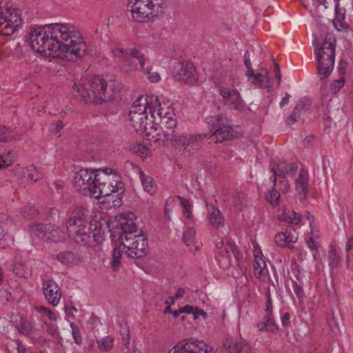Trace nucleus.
I'll use <instances>...</instances> for the list:
<instances>
[{"mask_svg":"<svg viewBox=\"0 0 353 353\" xmlns=\"http://www.w3.org/2000/svg\"><path fill=\"white\" fill-rule=\"evenodd\" d=\"M29 39L33 50L41 54L49 51L50 54L69 61L85 53V43L80 32L71 26L55 23L32 27Z\"/></svg>","mask_w":353,"mask_h":353,"instance_id":"1","label":"nucleus"},{"mask_svg":"<svg viewBox=\"0 0 353 353\" xmlns=\"http://www.w3.org/2000/svg\"><path fill=\"white\" fill-rule=\"evenodd\" d=\"M148 106L151 119H150V122L159 121L161 125L160 130L151 125V130H154L155 133V135H152L153 141H170L174 147L184 146V154L187 153L188 156L192 155L199 141L205 137V134L177 135L174 130L176 126L175 114L171 105L168 102L160 103L156 98L154 101L152 99L148 101Z\"/></svg>","mask_w":353,"mask_h":353,"instance_id":"2","label":"nucleus"},{"mask_svg":"<svg viewBox=\"0 0 353 353\" xmlns=\"http://www.w3.org/2000/svg\"><path fill=\"white\" fill-rule=\"evenodd\" d=\"M134 214H122L116 226L110 228L112 241L126 249L130 258H142L148 251L146 237L139 231L133 220Z\"/></svg>","mask_w":353,"mask_h":353,"instance_id":"3","label":"nucleus"},{"mask_svg":"<svg viewBox=\"0 0 353 353\" xmlns=\"http://www.w3.org/2000/svg\"><path fill=\"white\" fill-rule=\"evenodd\" d=\"M88 211L77 209L66 223V230L69 237L78 244L85 245L92 242L99 243L102 240L104 230L101 223L90 222Z\"/></svg>","mask_w":353,"mask_h":353,"instance_id":"4","label":"nucleus"},{"mask_svg":"<svg viewBox=\"0 0 353 353\" xmlns=\"http://www.w3.org/2000/svg\"><path fill=\"white\" fill-rule=\"evenodd\" d=\"M73 89L81 94L87 103H101L110 101L120 92V87L114 80H107L101 76L86 77L79 84L74 83Z\"/></svg>","mask_w":353,"mask_h":353,"instance_id":"5","label":"nucleus"},{"mask_svg":"<svg viewBox=\"0 0 353 353\" xmlns=\"http://www.w3.org/2000/svg\"><path fill=\"white\" fill-rule=\"evenodd\" d=\"M336 39L332 34H327L324 41L315 45L314 55L317 62V70L320 80L330 76L334 69L335 61Z\"/></svg>","mask_w":353,"mask_h":353,"instance_id":"6","label":"nucleus"},{"mask_svg":"<svg viewBox=\"0 0 353 353\" xmlns=\"http://www.w3.org/2000/svg\"><path fill=\"white\" fill-rule=\"evenodd\" d=\"M96 185H94L91 197L105 199L102 203H108L110 208L115 206L120 202V194L123 192V184L117 179L111 181L105 174H98Z\"/></svg>","mask_w":353,"mask_h":353,"instance_id":"7","label":"nucleus"},{"mask_svg":"<svg viewBox=\"0 0 353 353\" xmlns=\"http://www.w3.org/2000/svg\"><path fill=\"white\" fill-rule=\"evenodd\" d=\"M148 110H149L147 96H140L134 102L129 113L130 121L136 132L145 133L147 136L155 135L154 130L148 128ZM150 139H153L152 137Z\"/></svg>","mask_w":353,"mask_h":353,"instance_id":"8","label":"nucleus"},{"mask_svg":"<svg viewBox=\"0 0 353 353\" xmlns=\"http://www.w3.org/2000/svg\"><path fill=\"white\" fill-rule=\"evenodd\" d=\"M22 18L21 12L12 8L7 0L0 1V33L9 36L21 28Z\"/></svg>","mask_w":353,"mask_h":353,"instance_id":"9","label":"nucleus"},{"mask_svg":"<svg viewBox=\"0 0 353 353\" xmlns=\"http://www.w3.org/2000/svg\"><path fill=\"white\" fill-rule=\"evenodd\" d=\"M163 3L164 0H130L129 6L133 19L143 23L161 12Z\"/></svg>","mask_w":353,"mask_h":353,"instance_id":"10","label":"nucleus"},{"mask_svg":"<svg viewBox=\"0 0 353 353\" xmlns=\"http://www.w3.org/2000/svg\"><path fill=\"white\" fill-rule=\"evenodd\" d=\"M97 174L87 169H81L75 174L74 183L75 189L85 196H91L94 185H96Z\"/></svg>","mask_w":353,"mask_h":353,"instance_id":"11","label":"nucleus"},{"mask_svg":"<svg viewBox=\"0 0 353 353\" xmlns=\"http://www.w3.org/2000/svg\"><path fill=\"white\" fill-rule=\"evenodd\" d=\"M31 229L35 235L46 241L58 243L63 241L65 238L64 232L54 225L37 223Z\"/></svg>","mask_w":353,"mask_h":353,"instance_id":"12","label":"nucleus"},{"mask_svg":"<svg viewBox=\"0 0 353 353\" xmlns=\"http://www.w3.org/2000/svg\"><path fill=\"white\" fill-rule=\"evenodd\" d=\"M174 77L179 81L194 85L198 80L196 70L190 61L176 63L172 69Z\"/></svg>","mask_w":353,"mask_h":353,"instance_id":"13","label":"nucleus"},{"mask_svg":"<svg viewBox=\"0 0 353 353\" xmlns=\"http://www.w3.org/2000/svg\"><path fill=\"white\" fill-rule=\"evenodd\" d=\"M169 353H213V350L203 341L190 339L179 343Z\"/></svg>","mask_w":353,"mask_h":353,"instance_id":"14","label":"nucleus"},{"mask_svg":"<svg viewBox=\"0 0 353 353\" xmlns=\"http://www.w3.org/2000/svg\"><path fill=\"white\" fill-rule=\"evenodd\" d=\"M220 94L225 100V103L230 109L243 112L245 110L246 105L241 97L237 90L230 89L229 88H221Z\"/></svg>","mask_w":353,"mask_h":353,"instance_id":"15","label":"nucleus"},{"mask_svg":"<svg viewBox=\"0 0 353 353\" xmlns=\"http://www.w3.org/2000/svg\"><path fill=\"white\" fill-rule=\"evenodd\" d=\"M43 292L46 299L53 306H57L62 296L60 287L53 280H46L43 283Z\"/></svg>","mask_w":353,"mask_h":353,"instance_id":"16","label":"nucleus"},{"mask_svg":"<svg viewBox=\"0 0 353 353\" xmlns=\"http://www.w3.org/2000/svg\"><path fill=\"white\" fill-rule=\"evenodd\" d=\"M246 75L248 81L252 84L259 88L265 89L268 92L271 90L272 83L270 81L269 71L267 68L261 67L259 72L255 73L254 72L253 74H246Z\"/></svg>","mask_w":353,"mask_h":353,"instance_id":"17","label":"nucleus"},{"mask_svg":"<svg viewBox=\"0 0 353 353\" xmlns=\"http://www.w3.org/2000/svg\"><path fill=\"white\" fill-rule=\"evenodd\" d=\"M112 53L114 57L127 59L132 57L138 60L142 70H144L145 63V56L141 52V48L139 46H134L130 49L115 48L112 50Z\"/></svg>","mask_w":353,"mask_h":353,"instance_id":"18","label":"nucleus"},{"mask_svg":"<svg viewBox=\"0 0 353 353\" xmlns=\"http://www.w3.org/2000/svg\"><path fill=\"white\" fill-rule=\"evenodd\" d=\"M297 170V166L294 164L285 163H279L273 164L271 168V172L273 174L272 176L270 177L274 185H276L277 181V176L285 179L287 174L294 175L295 174Z\"/></svg>","mask_w":353,"mask_h":353,"instance_id":"19","label":"nucleus"},{"mask_svg":"<svg viewBox=\"0 0 353 353\" xmlns=\"http://www.w3.org/2000/svg\"><path fill=\"white\" fill-rule=\"evenodd\" d=\"M223 353H252L250 345L243 340L236 341L233 339H226L223 343Z\"/></svg>","mask_w":353,"mask_h":353,"instance_id":"20","label":"nucleus"},{"mask_svg":"<svg viewBox=\"0 0 353 353\" xmlns=\"http://www.w3.org/2000/svg\"><path fill=\"white\" fill-rule=\"evenodd\" d=\"M223 353H252L250 345L243 340L236 341L233 339H226L223 343Z\"/></svg>","mask_w":353,"mask_h":353,"instance_id":"21","label":"nucleus"},{"mask_svg":"<svg viewBox=\"0 0 353 353\" xmlns=\"http://www.w3.org/2000/svg\"><path fill=\"white\" fill-rule=\"evenodd\" d=\"M253 267L254 275L256 279L264 283L270 281V276L269 275L266 263L262 256L257 254L254 255Z\"/></svg>","mask_w":353,"mask_h":353,"instance_id":"22","label":"nucleus"},{"mask_svg":"<svg viewBox=\"0 0 353 353\" xmlns=\"http://www.w3.org/2000/svg\"><path fill=\"white\" fill-rule=\"evenodd\" d=\"M227 123V121L224 122L220 127L215 129L212 136L214 137L216 142H222L238 137L237 130Z\"/></svg>","mask_w":353,"mask_h":353,"instance_id":"23","label":"nucleus"},{"mask_svg":"<svg viewBox=\"0 0 353 353\" xmlns=\"http://www.w3.org/2000/svg\"><path fill=\"white\" fill-rule=\"evenodd\" d=\"M294 232V234L288 231L277 233L274 237L276 245L281 248L288 246L289 248L292 249L293 247L290 244L295 243L298 240L295 230Z\"/></svg>","mask_w":353,"mask_h":353,"instance_id":"24","label":"nucleus"},{"mask_svg":"<svg viewBox=\"0 0 353 353\" xmlns=\"http://www.w3.org/2000/svg\"><path fill=\"white\" fill-rule=\"evenodd\" d=\"M308 187V174L304 170H301L296 179V190L299 194H303L301 196V200L303 201L307 192Z\"/></svg>","mask_w":353,"mask_h":353,"instance_id":"25","label":"nucleus"},{"mask_svg":"<svg viewBox=\"0 0 353 353\" xmlns=\"http://www.w3.org/2000/svg\"><path fill=\"white\" fill-rule=\"evenodd\" d=\"M208 218L211 225L214 227L224 225V218L219 208L213 205H211L208 209Z\"/></svg>","mask_w":353,"mask_h":353,"instance_id":"26","label":"nucleus"},{"mask_svg":"<svg viewBox=\"0 0 353 353\" xmlns=\"http://www.w3.org/2000/svg\"><path fill=\"white\" fill-rule=\"evenodd\" d=\"M305 104L303 101H299L296 106L294 107L292 112L286 119V123L288 125H293L295 122L298 121L301 119V111L305 108Z\"/></svg>","mask_w":353,"mask_h":353,"instance_id":"27","label":"nucleus"},{"mask_svg":"<svg viewBox=\"0 0 353 353\" xmlns=\"http://www.w3.org/2000/svg\"><path fill=\"white\" fill-rule=\"evenodd\" d=\"M140 177L144 190L151 195L154 194L157 191V185L153 179L145 175L143 171L140 172Z\"/></svg>","mask_w":353,"mask_h":353,"instance_id":"28","label":"nucleus"},{"mask_svg":"<svg viewBox=\"0 0 353 353\" xmlns=\"http://www.w3.org/2000/svg\"><path fill=\"white\" fill-rule=\"evenodd\" d=\"M279 220L290 224L297 225L301 221V216L294 211L284 212L279 216Z\"/></svg>","mask_w":353,"mask_h":353,"instance_id":"29","label":"nucleus"},{"mask_svg":"<svg viewBox=\"0 0 353 353\" xmlns=\"http://www.w3.org/2000/svg\"><path fill=\"white\" fill-rule=\"evenodd\" d=\"M126 249H123V245L114 248L112 251V261L111 263L112 268L114 271H117L121 266V258L123 252H125Z\"/></svg>","mask_w":353,"mask_h":353,"instance_id":"30","label":"nucleus"},{"mask_svg":"<svg viewBox=\"0 0 353 353\" xmlns=\"http://www.w3.org/2000/svg\"><path fill=\"white\" fill-rule=\"evenodd\" d=\"M20 135L12 132L6 126L0 125V142H9L14 139H19Z\"/></svg>","mask_w":353,"mask_h":353,"instance_id":"31","label":"nucleus"},{"mask_svg":"<svg viewBox=\"0 0 353 353\" xmlns=\"http://www.w3.org/2000/svg\"><path fill=\"white\" fill-rule=\"evenodd\" d=\"M230 253L232 254L236 258L239 254V251L236 246L230 243H227L224 248L217 251L216 252V254L221 256L223 259L226 258L228 262H229V259L228 258L230 256Z\"/></svg>","mask_w":353,"mask_h":353,"instance_id":"32","label":"nucleus"},{"mask_svg":"<svg viewBox=\"0 0 353 353\" xmlns=\"http://www.w3.org/2000/svg\"><path fill=\"white\" fill-rule=\"evenodd\" d=\"M57 259L65 265L73 264L77 261L74 253L70 251L60 252L57 254Z\"/></svg>","mask_w":353,"mask_h":353,"instance_id":"33","label":"nucleus"},{"mask_svg":"<svg viewBox=\"0 0 353 353\" xmlns=\"http://www.w3.org/2000/svg\"><path fill=\"white\" fill-rule=\"evenodd\" d=\"M114 339L110 336H106L97 341L99 350L108 352L113 347Z\"/></svg>","mask_w":353,"mask_h":353,"instance_id":"34","label":"nucleus"},{"mask_svg":"<svg viewBox=\"0 0 353 353\" xmlns=\"http://www.w3.org/2000/svg\"><path fill=\"white\" fill-rule=\"evenodd\" d=\"M13 272L21 278H27L31 274L29 268L23 263H17L14 266Z\"/></svg>","mask_w":353,"mask_h":353,"instance_id":"35","label":"nucleus"},{"mask_svg":"<svg viewBox=\"0 0 353 353\" xmlns=\"http://www.w3.org/2000/svg\"><path fill=\"white\" fill-rule=\"evenodd\" d=\"M176 197L180 201V204L183 208V216L188 219H192V214L190 201L181 196H176Z\"/></svg>","mask_w":353,"mask_h":353,"instance_id":"36","label":"nucleus"},{"mask_svg":"<svg viewBox=\"0 0 353 353\" xmlns=\"http://www.w3.org/2000/svg\"><path fill=\"white\" fill-rule=\"evenodd\" d=\"M24 175L29 179L37 181L39 179L42 178V173L40 172L37 168L33 165H30L26 168L24 172Z\"/></svg>","mask_w":353,"mask_h":353,"instance_id":"37","label":"nucleus"},{"mask_svg":"<svg viewBox=\"0 0 353 353\" xmlns=\"http://www.w3.org/2000/svg\"><path fill=\"white\" fill-rule=\"evenodd\" d=\"M233 203L237 210H242L245 204V194L243 192H236L233 196Z\"/></svg>","mask_w":353,"mask_h":353,"instance_id":"38","label":"nucleus"},{"mask_svg":"<svg viewBox=\"0 0 353 353\" xmlns=\"http://www.w3.org/2000/svg\"><path fill=\"white\" fill-rule=\"evenodd\" d=\"M207 123L215 128V129L218 128V127H220L224 122H226V119L223 118L222 116L217 114L214 116L209 117L206 119Z\"/></svg>","mask_w":353,"mask_h":353,"instance_id":"39","label":"nucleus"},{"mask_svg":"<svg viewBox=\"0 0 353 353\" xmlns=\"http://www.w3.org/2000/svg\"><path fill=\"white\" fill-rule=\"evenodd\" d=\"M14 153L12 151L0 156V168H6L12 165L14 161Z\"/></svg>","mask_w":353,"mask_h":353,"instance_id":"40","label":"nucleus"},{"mask_svg":"<svg viewBox=\"0 0 353 353\" xmlns=\"http://www.w3.org/2000/svg\"><path fill=\"white\" fill-rule=\"evenodd\" d=\"M17 329L21 334L27 336L31 333L32 326L29 321L22 320L17 325Z\"/></svg>","mask_w":353,"mask_h":353,"instance_id":"41","label":"nucleus"},{"mask_svg":"<svg viewBox=\"0 0 353 353\" xmlns=\"http://www.w3.org/2000/svg\"><path fill=\"white\" fill-rule=\"evenodd\" d=\"M21 215L26 219H34L38 215V210L32 206H25L21 210Z\"/></svg>","mask_w":353,"mask_h":353,"instance_id":"42","label":"nucleus"},{"mask_svg":"<svg viewBox=\"0 0 353 353\" xmlns=\"http://www.w3.org/2000/svg\"><path fill=\"white\" fill-rule=\"evenodd\" d=\"M195 236V230L193 228H188L183 236V242L187 246L190 247L193 245Z\"/></svg>","mask_w":353,"mask_h":353,"instance_id":"43","label":"nucleus"},{"mask_svg":"<svg viewBox=\"0 0 353 353\" xmlns=\"http://www.w3.org/2000/svg\"><path fill=\"white\" fill-rule=\"evenodd\" d=\"M70 327L72 328V336L74 338V342L77 344L80 345L82 343V338L80 334L79 327L74 323H71Z\"/></svg>","mask_w":353,"mask_h":353,"instance_id":"44","label":"nucleus"},{"mask_svg":"<svg viewBox=\"0 0 353 353\" xmlns=\"http://www.w3.org/2000/svg\"><path fill=\"white\" fill-rule=\"evenodd\" d=\"M330 265V266L336 267L339 263V256L336 249L334 246H330V250L329 252Z\"/></svg>","mask_w":353,"mask_h":353,"instance_id":"45","label":"nucleus"},{"mask_svg":"<svg viewBox=\"0 0 353 353\" xmlns=\"http://www.w3.org/2000/svg\"><path fill=\"white\" fill-rule=\"evenodd\" d=\"M36 310L38 312H43L51 321H56L57 320V315L50 309H49L48 307H43V306H37L36 307Z\"/></svg>","mask_w":353,"mask_h":353,"instance_id":"46","label":"nucleus"},{"mask_svg":"<svg viewBox=\"0 0 353 353\" xmlns=\"http://www.w3.org/2000/svg\"><path fill=\"white\" fill-rule=\"evenodd\" d=\"M148 77V79L152 83H157L160 79V75L156 72H151L148 68H144V70H142Z\"/></svg>","mask_w":353,"mask_h":353,"instance_id":"47","label":"nucleus"},{"mask_svg":"<svg viewBox=\"0 0 353 353\" xmlns=\"http://www.w3.org/2000/svg\"><path fill=\"white\" fill-rule=\"evenodd\" d=\"M345 81L343 78L334 80L330 85V90L333 93H336L344 86Z\"/></svg>","mask_w":353,"mask_h":353,"instance_id":"48","label":"nucleus"},{"mask_svg":"<svg viewBox=\"0 0 353 353\" xmlns=\"http://www.w3.org/2000/svg\"><path fill=\"white\" fill-rule=\"evenodd\" d=\"M276 185H272V190L270 191L269 196H267V199L271 203H276L280 197V194L278 190L275 189Z\"/></svg>","mask_w":353,"mask_h":353,"instance_id":"49","label":"nucleus"},{"mask_svg":"<svg viewBox=\"0 0 353 353\" xmlns=\"http://www.w3.org/2000/svg\"><path fill=\"white\" fill-rule=\"evenodd\" d=\"M266 324L268 325V331L273 332L276 328V325L274 322V319L272 317V313H268L267 316L264 317Z\"/></svg>","mask_w":353,"mask_h":353,"instance_id":"50","label":"nucleus"},{"mask_svg":"<svg viewBox=\"0 0 353 353\" xmlns=\"http://www.w3.org/2000/svg\"><path fill=\"white\" fill-rule=\"evenodd\" d=\"M133 151L141 155L147 156L149 152V149L144 145L139 143L134 146Z\"/></svg>","mask_w":353,"mask_h":353,"instance_id":"51","label":"nucleus"},{"mask_svg":"<svg viewBox=\"0 0 353 353\" xmlns=\"http://www.w3.org/2000/svg\"><path fill=\"white\" fill-rule=\"evenodd\" d=\"M244 58H245L244 64H245V67L247 68V73L246 74H253L254 70L251 65V63L250 61V54L248 52H246L245 53Z\"/></svg>","mask_w":353,"mask_h":353,"instance_id":"52","label":"nucleus"},{"mask_svg":"<svg viewBox=\"0 0 353 353\" xmlns=\"http://www.w3.org/2000/svg\"><path fill=\"white\" fill-rule=\"evenodd\" d=\"M292 288L294 294L297 296V297L301 298L304 294L302 287L300 285H299L296 281H292Z\"/></svg>","mask_w":353,"mask_h":353,"instance_id":"53","label":"nucleus"},{"mask_svg":"<svg viewBox=\"0 0 353 353\" xmlns=\"http://www.w3.org/2000/svg\"><path fill=\"white\" fill-rule=\"evenodd\" d=\"M196 311V307L192 305H186L183 307H181V312L186 314H192L194 316V312Z\"/></svg>","mask_w":353,"mask_h":353,"instance_id":"54","label":"nucleus"},{"mask_svg":"<svg viewBox=\"0 0 353 353\" xmlns=\"http://www.w3.org/2000/svg\"><path fill=\"white\" fill-rule=\"evenodd\" d=\"M307 247L311 250L316 251L319 249V245H318L317 242L312 237L310 238L309 240L307 241Z\"/></svg>","mask_w":353,"mask_h":353,"instance_id":"55","label":"nucleus"},{"mask_svg":"<svg viewBox=\"0 0 353 353\" xmlns=\"http://www.w3.org/2000/svg\"><path fill=\"white\" fill-rule=\"evenodd\" d=\"M121 334L122 335V339L125 341L126 343H128L130 341L129 329L128 327H123L121 330Z\"/></svg>","mask_w":353,"mask_h":353,"instance_id":"56","label":"nucleus"},{"mask_svg":"<svg viewBox=\"0 0 353 353\" xmlns=\"http://www.w3.org/2000/svg\"><path fill=\"white\" fill-rule=\"evenodd\" d=\"M266 296H267L266 311H268V313H272V303L270 292L269 290L267 292Z\"/></svg>","mask_w":353,"mask_h":353,"instance_id":"57","label":"nucleus"},{"mask_svg":"<svg viewBox=\"0 0 353 353\" xmlns=\"http://www.w3.org/2000/svg\"><path fill=\"white\" fill-rule=\"evenodd\" d=\"M97 174H100V172H96ZM110 174H113L115 176H117V172L112 168H105L102 170L101 174H105L108 177L110 178L109 175Z\"/></svg>","mask_w":353,"mask_h":353,"instance_id":"58","label":"nucleus"},{"mask_svg":"<svg viewBox=\"0 0 353 353\" xmlns=\"http://www.w3.org/2000/svg\"><path fill=\"white\" fill-rule=\"evenodd\" d=\"M290 314L288 312H285L283 314L281 318V323L283 326H288L290 323Z\"/></svg>","mask_w":353,"mask_h":353,"instance_id":"59","label":"nucleus"},{"mask_svg":"<svg viewBox=\"0 0 353 353\" xmlns=\"http://www.w3.org/2000/svg\"><path fill=\"white\" fill-rule=\"evenodd\" d=\"M63 128V124L61 121L58 120L53 124V131L58 133Z\"/></svg>","mask_w":353,"mask_h":353,"instance_id":"60","label":"nucleus"},{"mask_svg":"<svg viewBox=\"0 0 353 353\" xmlns=\"http://www.w3.org/2000/svg\"><path fill=\"white\" fill-rule=\"evenodd\" d=\"M257 327L259 331H268V325L265 319H263V321L257 323Z\"/></svg>","mask_w":353,"mask_h":353,"instance_id":"61","label":"nucleus"},{"mask_svg":"<svg viewBox=\"0 0 353 353\" xmlns=\"http://www.w3.org/2000/svg\"><path fill=\"white\" fill-rule=\"evenodd\" d=\"M199 315L202 316L204 319H205L207 318V316H208L207 313L204 310L199 309L196 307V311L194 312V319H197Z\"/></svg>","mask_w":353,"mask_h":353,"instance_id":"62","label":"nucleus"},{"mask_svg":"<svg viewBox=\"0 0 353 353\" xmlns=\"http://www.w3.org/2000/svg\"><path fill=\"white\" fill-rule=\"evenodd\" d=\"M77 308L74 307V306H72V307H65V312L66 314V315L68 316H74V312H77Z\"/></svg>","mask_w":353,"mask_h":353,"instance_id":"63","label":"nucleus"},{"mask_svg":"<svg viewBox=\"0 0 353 353\" xmlns=\"http://www.w3.org/2000/svg\"><path fill=\"white\" fill-rule=\"evenodd\" d=\"M345 250L347 252L353 250V236L348 238Z\"/></svg>","mask_w":353,"mask_h":353,"instance_id":"64","label":"nucleus"}]
</instances>
